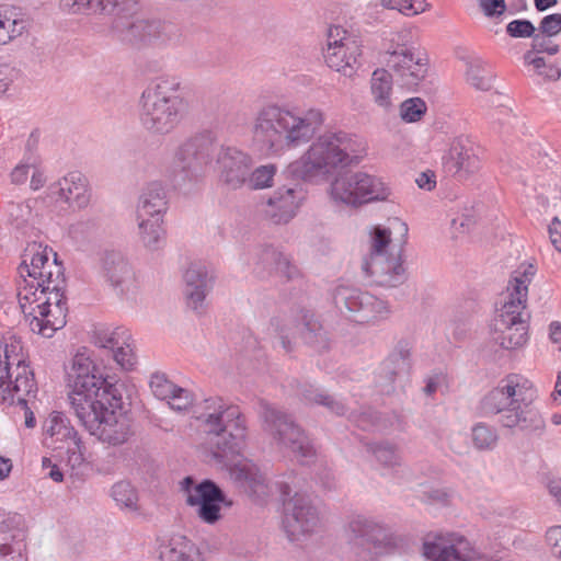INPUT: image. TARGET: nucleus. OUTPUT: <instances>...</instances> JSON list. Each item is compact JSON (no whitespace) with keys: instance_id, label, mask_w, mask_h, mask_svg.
I'll list each match as a JSON object with an SVG mask.
<instances>
[{"instance_id":"nucleus-1","label":"nucleus","mask_w":561,"mask_h":561,"mask_svg":"<svg viewBox=\"0 0 561 561\" xmlns=\"http://www.w3.org/2000/svg\"><path fill=\"white\" fill-rule=\"evenodd\" d=\"M18 272L16 297L30 330L51 337L66 325L68 312L65 268L57 253L36 242L28 244Z\"/></svg>"},{"instance_id":"nucleus-2","label":"nucleus","mask_w":561,"mask_h":561,"mask_svg":"<svg viewBox=\"0 0 561 561\" xmlns=\"http://www.w3.org/2000/svg\"><path fill=\"white\" fill-rule=\"evenodd\" d=\"M205 432L210 435L213 459L229 471L255 501L263 503L272 491L255 463L243 456L247 437L245 420L239 407L228 404L222 398H208L197 416Z\"/></svg>"},{"instance_id":"nucleus-3","label":"nucleus","mask_w":561,"mask_h":561,"mask_svg":"<svg viewBox=\"0 0 561 561\" xmlns=\"http://www.w3.org/2000/svg\"><path fill=\"white\" fill-rule=\"evenodd\" d=\"M324 121L320 108L312 107L299 114L276 103H267L254 115L252 137L261 149L280 153L308 144Z\"/></svg>"},{"instance_id":"nucleus-4","label":"nucleus","mask_w":561,"mask_h":561,"mask_svg":"<svg viewBox=\"0 0 561 561\" xmlns=\"http://www.w3.org/2000/svg\"><path fill=\"white\" fill-rule=\"evenodd\" d=\"M534 389L523 376L510 374L488 391L480 401V412L484 416L500 415L499 423L506 428L539 431L545 421L531 405Z\"/></svg>"},{"instance_id":"nucleus-5","label":"nucleus","mask_w":561,"mask_h":561,"mask_svg":"<svg viewBox=\"0 0 561 561\" xmlns=\"http://www.w3.org/2000/svg\"><path fill=\"white\" fill-rule=\"evenodd\" d=\"M364 146L343 130L325 131L318 136L299 160L289 164L291 175L305 181L329 179L340 169L357 164Z\"/></svg>"},{"instance_id":"nucleus-6","label":"nucleus","mask_w":561,"mask_h":561,"mask_svg":"<svg viewBox=\"0 0 561 561\" xmlns=\"http://www.w3.org/2000/svg\"><path fill=\"white\" fill-rule=\"evenodd\" d=\"M536 273L530 264L516 270L508 282L507 295L494 319V341L502 348L515 350L528 340L529 313L526 311L528 285Z\"/></svg>"},{"instance_id":"nucleus-7","label":"nucleus","mask_w":561,"mask_h":561,"mask_svg":"<svg viewBox=\"0 0 561 561\" xmlns=\"http://www.w3.org/2000/svg\"><path fill=\"white\" fill-rule=\"evenodd\" d=\"M181 82L175 77H161L148 84L138 102L141 127L151 135L170 134L181 122L186 102L179 94Z\"/></svg>"},{"instance_id":"nucleus-8","label":"nucleus","mask_w":561,"mask_h":561,"mask_svg":"<svg viewBox=\"0 0 561 561\" xmlns=\"http://www.w3.org/2000/svg\"><path fill=\"white\" fill-rule=\"evenodd\" d=\"M36 392L34 371L25 362L22 346L16 342L5 344L0 354V401L25 404L26 397H35Z\"/></svg>"},{"instance_id":"nucleus-9","label":"nucleus","mask_w":561,"mask_h":561,"mask_svg":"<svg viewBox=\"0 0 561 561\" xmlns=\"http://www.w3.org/2000/svg\"><path fill=\"white\" fill-rule=\"evenodd\" d=\"M391 243L390 228L375 227L371 232V244L368 257H364L362 270L382 287H397L407 280L400 250L397 254L388 252Z\"/></svg>"},{"instance_id":"nucleus-10","label":"nucleus","mask_w":561,"mask_h":561,"mask_svg":"<svg viewBox=\"0 0 561 561\" xmlns=\"http://www.w3.org/2000/svg\"><path fill=\"white\" fill-rule=\"evenodd\" d=\"M334 202L358 208L374 202H386L391 188L381 178L356 171L340 173L330 185Z\"/></svg>"},{"instance_id":"nucleus-11","label":"nucleus","mask_w":561,"mask_h":561,"mask_svg":"<svg viewBox=\"0 0 561 561\" xmlns=\"http://www.w3.org/2000/svg\"><path fill=\"white\" fill-rule=\"evenodd\" d=\"M259 416L263 430L278 444L290 448L302 459L309 460L316 456V449L302 428L293 416L265 400L259 402Z\"/></svg>"},{"instance_id":"nucleus-12","label":"nucleus","mask_w":561,"mask_h":561,"mask_svg":"<svg viewBox=\"0 0 561 561\" xmlns=\"http://www.w3.org/2000/svg\"><path fill=\"white\" fill-rule=\"evenodd\" d=\"M68 398L76 417L88 432L95 428L110 409H123L121 389L114 383L69 391Z\"/></svg>"},{"instance_id":"nucleus-13","label":"nucleus","mask_w":561,"mask_h":561,"mask_svg":"<svg viewBox=\"0 0 561 561\" xmlns=\"http://www.w3.org/2000/svg\"><path fill=\"white\" fill-rule=\"evenodd\" d=\"M276 486L283 502V525L290 541L299 540L301 536L312 534L320 524L318 510L312 505L308 495L295 492L288 483L278 482Z\"/></svg>"},{"instance_id":"nucleus-14","label":"nucleus","mask_w":561,"mask_h":561,"mask_svg":"<svg viewBox=\"0 0 561 561\" xmlns=\"http://www.w3.org/2000/svg\"><path fill=\"white\" fill-rule=\"evenodd\" d=\"M333 302L342 313H350L358 323L385 319L390 313L387 301L368 291L350 286H339L333 291Z\"/></svg>"},{"instance_id":"nucleus-15","label":"nucleus","mask_w":561,"mask_h":561,"mask_svg":"<svg viewBox=\"0 0 561 561\" xmlns=\"http://www.w3.org/2000/svg\"><path fill=\"white\" fill-rule=\"evenodd\" d=\"M185 503L196 507L197 517L208 525L221 519V504L226 502L224 491L211 480L195 483L192 477H185L181 483Z\"/></svg>"},{"instance_id":"nucleus-16","label":"nucleus","mask_w":561,"mask_h":561,"mask_svg":"<svg viewBox=\"0 0 561 561\" xmlns=\"http://www.w3.org/2000/svg\"><path fill=\"white\" fill-rule=\"evenodd\" d=\"M213 151L214 144L207 136L197 135L184 141L173 161L175 185L195 181L202 168L210 161Z\"/></svg>"},{"instance_id":"nucleus-17","label":"nucleus","mask_w":561,"mask_h":561,"mask_svg":"<svg viewBox=\"0 0 561 561\" xmlns=\"http://www.w3.org/2000/svg\"><path fill=\"white\" fill-rule=\"evenodd\" d=\"M345 34L340 26L329 28L323 57L331 69L351 78L356 71L362 48L355 38L346 37Z\"/></svg>"},{"instance_id":"nucleus-18","label":"nucleus","mask_w":561,"mask_h":561,"mask_svg":"<svg viewBox=\"0 0 561 561\" xmlns=\"http://www.w3.org/2000/svg\"><path fill=\"white\" fill-rule=\"evenodd\" d=\"M137 10L138 2L136 1V8L133 11L122 12L113 19L111 31L119 41L135 44L150 42L160 36L163 24L160 21L135 20L134 14Z\"/></svg>"},{"instance_id":"nucleus-19","label":"nucleus","mask_w":561,"mask_h":561,"mask_svg":"<svg viewBox=\"0 0 561 561\" xmlns=\"http://www.w3.org/2000/svg\"><path fill=\"white\" fill-rule=\"evenodd\" d=\"M444 168L458 180H467L480 169V159L467 136L460 135L450 141L448 152L444 157Z\"/></svg>"},{"instance_id":"nucleus-20","label":"nucleus","mask_w":561,"mask_h":561,"mask_svg":"<svg viewBox=\"0 0 561 561\" xmlns=\"http://www.w3.org/2000/svg\"><path fill=\"white\" fill-rule=\"evenodd\" d=\"M383 62L401 84L409 89L417 87L428 70L427 56L416 53L415 48L405 53H394L385 58Z\"/></svg>"},{"instance_id":"nucleus-21","label":"nucleus","mask_w":561,"mask_h":561,"mask_svg":"<svg viewBox=\"0 0 561 561\" xmlns=\"http://www.w3.org/2000/svg\"><path fill=\"white\" fill-rule=\"evenodd\" d=\"M423 554L431 561H470V543L462 536H428L423 543Z\"/></svg>"},{"instance_id":"nucleus-22","label":"nucleus","mask_w":561,"mask_h":561,"mask_svg":"<svg viewBox=\"0 0 561 561\" xmlns=\"http://www.w3.org/2000/svg\"><path fill=\"white\" fill-rule=\"evenodd\" d=\"M217 162L221 181L232 190L241 187L248 180L251 158L233 147L221 148Z\"/></svg>"},{"instance_id":"nucleus-23","label":"nucleus","mask_w":561,"mask_h":561,"mask_svg":"<svg viewBox=\"0 0 561 561\" xmlns=\"http://www.w3.org/2000/svg\"><path fill=\"white\" fill-rule=\"evenodd\" d=\"M103 275L119 295H129L136 288L135 274L121 252L105 251L101 257Z\"/></svg>"},{"instance_id":"nucleus-24","label":"nucleus","mask_w":561,"mask_h":561,"mask_svg":"<svg viewBox=\"0 0 561 561\" xmlns=\"http://www.w3.org/2000/svg\"><path fill=\"white\" fill-rule=\"evenodd\" d=\"M122 410L110 409L89 433L110 446H119L128 442L133 435L130 420Z\"/></svg>"},{"instance_id":"nucleus-25","label":"nucleus","mask_w":561,"mask_h":561,"mask_svg":"<svg viewBox=\"0 0 561 561\" xmlns=\"http://www.w3.org/2000/svg\"><path fill=\"white\" fill-rule=\"evenodd\" d=\"M348 529L354 538L362 540V543L371 545L369 548L374 554L382 553L383 549L392 546V536L383 525L366 518L356 516L351 519Z\"/></svg>"},{"instance_id":"nucleus-26","label":"nucleus","mask_w":561,"mask_h":561,"mask_svg":"<svg viewBox=\"0 0 561 561\" xmlns=\"http://www.w3.org/2000/svg\"><path fill=\"white\" fill-rule=\"evenodd\" d=\"M96 367L85 350L79 351L72 358L70 369L67 370L69 391H80L111 383L101 375H96Z\"/></svg>"},{"instance_id":"nucleus-27","label":"nucleus","mask_w":561,"mask_h":561,"mask_svg":"<svg viewBox=\"0 0 561 561\" xmlns=\"http://www.w3.org/2000/svg\"><path fill=\"white\" fill-rule=\"evenodd\" d=\"M187 305L198 310L213 287L214 277L202 263H192L183 275Z\"/></svg>"},{"instance_id":"nucleus-28","label":"nucleus","mask_w":561,"mask_h":561,"mask_svg":"<svg viewBox=\"0 0 561 561\" xmlns=\"http://www.w3.org/2000/svg\"><path fill=\"white\" fill-rule=\"evenodd\" d=\"M298 201L294 188H278L263 204V214L272 224H287L296 215Z\"/></svg>"},{"instance_id":"nucleus-29","label":"nucleus","mask_w":561,"mask_h":561,"mask_svg":"<svg viewBox=\"0 0 561 561\" xmlns=\"http://www.w3.org/2000/svg\"><path fill=\"white\" fill-rule=\"evenodd\" d=\"M55 193L69 206L84 208L90 203L87 178L78 172H69L56 183Z\"/></svg>"},{"instance_id":"nucleus-30","label":"nucleus","mask_w":561,"mask_h":561,"mask_svg":"<svg viewBox=\"0 0 561 561\" xmlns=\"http://www.w3.org/2000/svg\"><path fill=\"white\" fill-rule=\"evenodd\" d=\"M411 368V345L408 341L401 340L393 351L380 364L378 376L383 382L392 383L397 377L405 376Z\"/></svg>"},{"instance_id":"nucleus-31","label":"nucleus","mask_w":561,"mask_h":561,"mask_svg":"<svg viewBox=\"0 0 561 561\" xmlns=\"http://www.w3.org/2000/svg\"><path fill=\"white\" fill-rule=\"evenodd\" d=\"M0 517L2 514L0 513ZM24 534L19 528H10L4 518H0V561H26Z\"/></svg>"},{"instance_id":"nucleus-32","label":"nucleus","mask_w":561,"mask_h":561,"mask_svg":"<svg viewBox=\"0 0 561 561\" xmlns=\"http://www.w3.org/2000/svg\"><path fill=\"white\" fill-rule=\"evenodd\" d=\"M167 210L164 188L158 182L150 183L139 197L137 218H161Z\"/></svg>"},{"instance_id":"nucleus-33","label":"nucleus","mask_w":561,"mask_h":561,"mask_svg":"<svg viewBox=\"0 0 561 561\" xmlns=\"http://www.w3.org/2000/svg\"><path fill=\"white\" fill-rule=\"evenodd\" d=\"M298 330L304 342L316 352H322L329 348L327 332L312 312H301Z\"/></svg>"},{"instance_id":"nucleus-34","label":"nucleus","mask_w":561,"mask_h":561,"mask_svg":"<svg viewBox=\"0 0 561 561\" xmlns=\"http://www.w3.org/2000/svg\"><path fill=\"white\" fill-rule=\"evenodd\" d=\"M298 396L306 404L322 405L339 416L345 415L348 410L344 402L312 386H301L298 390Z\"/></svg>"},{"instance_id":"nucleus-35","label":"nucleus","mask_w":561,"mask_h":561,"mask_svg":"<svg viewBox=\"0 0 561 561\" xmlns=\"http://www.w3.org/2000/svg\"><path fill=\"white\" fill-rule=\"evenodd\" d=\"M139 239L149 251H157L165 244V230L161 218H137Z\"/></svg>"},{"instance_id":"nucleus-36","label":"nucleus","mask_w":561,"mask_h":561,"mask_svg":"<svg viewBox=\"0 0 561 561\" xmlns=\"http://www.w3.org/2000/svg\"><path fill=\"white\" fill-rule=\"evenodd\" d=\"M45 433L55 442L71 443L76 447H80V437L78 432L70 425L69 420L59 412L50 414L44 425Z\"/></svg>"},{"instance_id":"nucleus-37","label":"nucleus","mask_w":561,"mask_h":561,"mask_svg":"<svg viewBox=\"0 0 561 561\" xmlns=\"http://www.w3.org/2000/svg\"><path fill=\"white\" fill-rule=\"evenodd\" d=\"M370 92L378 106L387 110L392 105V76L387 69L379 68L373 72Z\"/></svg>"},{"instance_id":"nucleus-38","label":"nucleus","mask_w":561,"mask_h":561,"mask_svg":"<svg viewBox=\"0 0 561 561\" xmlns=\"http://www.w3.org/2000/svg\"><path fill=\"white\" fill-rule=\"evenodd\" d=\"M26 30V21L12 9H0V45L21 36Z\"/></svg>"},{"instance_id":"nucleus-39","label":"nucleus","mask_w":561,"mask_h":561,"mask_svg":"<svg viewBox=\"0 0 561 561\" xmlns=\"http://www.w3.org/2000/svg\"><path fill=\"white\" fill-rule=\"evenodd\" d=\"M160 561H202L198 550L185 538L172 539L169 545L162 547Z\"/></svg>"},{"instance_id":"nucleus-40","label":"nucleus","mask_w":561,"mask_h":561,"mask_svg":"<svg viewBox=\"0 0 561 561\" xmlns=\"http://www.w3.org/2000/svg\"><path fill=\"white\" fill-rule=\"evenodd\" d=\"M136 8V0H85V15H112L128 13Z\"/></svg>"},{"instance_id":"nucleus-41","label":"nucleus","mask_w":561,"mask_h":561,"mask_svg":"<svg viewBox=\"0 0 561 561\" xmlns=\"http://www.w3.org/2000/svg\"><path fill=\"white\" fill-rule=\"evenodd\" d=\"M466 79L477 90L489 91L492 89L493 75L488 66L480 60L468 64Z\"/></svg>"},{"instance_id":"nucleus-42","label":"nucleus","mask_w":561,"mask_h":561,"mask_svg":"<svg viewBox=\"0 0 561 561\" xmlns=\"http://www.w3.org/2000/svg\"><path fill=\"white\" fill-rule=\"evenodd\" d=\"M111 496L123 508L138 510V492L129 481L122 480L114 483L111 488Z\"/></svg>"},{"instance_id":"nucleus-43","label":"nucleus","mask_w":561,"mask_h":561,"mask_svg":"<svg viewBox=\"0 0 561 561\" xmlns=\"http://www.w3.org/2000/svg\"><path fill=\"white\" fill-rule=\"evenodd\" d=\"M383 59L392 54L405 53L415 48L413 46V34L409 28H402L397 32L390 33L389 37L383 42Z\"/></svg>"},{"instance_id":"nucleus-44","label":"nucleus","mask_w":561,"mask_h":561,"mask_svg":"<svg viewBox=\"0 0 561 561\" xmlns=\"http://www.w3.org/2000/svg\"><path fill=\"white\" fill-rule=\"evenodd\" d=\"M367 450L385 468H394L401 465V458L394 445L387 442L368 443Z\"/></svg>"},{"instance_id":"nucleus-45","label":"nucleus","mask_w":561,"mask_h":561,"mask_svg":"<svg viewBox=\"0 0 561 561\" xmlns=\"http://www.w3.org/2000/svg\"><path fill=\"white\" fill-rule=\"evenodd\" d=\"M471 439L478 450H492L497 445L499 435L493 426L478 423L472 427Z\"/></svg>"},{"instance_id":"nucleus-46","label":"nucleus","mask_w":561,"mask_h":561,"mask_svg":"<svg viewBox=\"0 0 561 561\" xmlns=\"http://www.w3.org/2000/svg\"><path fill=\"white\" fill-rule=\"evenodd\" d=\"M276 264H285L288 266V256H286L283 252L278 251L276 248L267 245L262 249L257 259V272L267 274H273L274 267Z\"/></svg>"},{"instance_id":"nucleus-47","label":"nucleus","mask_w":561,"mask_h":561,"mask_svg":"<svg viewBox=\"0 0 561 561\" xmlns=\"http://www.w3.org/2000/svg\"><path fill=\"white\" fill-rule=\"evenodd\" d=\"M129 339L128 332L117 328L114 331L101 329L94 332V344L102 348H108L112 352L122 344L123 340Z\"/></svg>"},{"instance_id":"nucleus-48","label":"nucleus","mask_w":561,"mask_h":561,"mask_svg":"<svg viewBox=\"0 0 561 561\" xmlns=\"http://www.w3.org/2000/svg\"><path fill=\"white\" fill-rule=\"evenodd\" d=\"M276 168L273 164L261 165L249 174L248 184L251 188H265L271 186Z\"/></svg>"},{"instance_id":"nucleus-49","label":"nucleus","mask_w":561,"mask_h":561,"mask_svg":"<svg viewBox=\"0 0 561 561\" xmlns=\"http://www.w3.org/2000/svg\"><path fill=\"white\" fill-rule=\"evenodd\" d=\"M426 112V104L420 98H412L402 102L400 115L403 121L413 123L421 119Z\"/></svg>"},{"instance_id":"nucleus-50","label":"nucleus","mask_w":561,"mask_h":561,"mask_svg":"<svg viewBox=\"0 0 561 561\" xmlns=\"http://www.w3.org/2000/svg\"><path fill=\"white\" fill-rule=\"evenodd\" d=\"M128 340L129 339L123 340L122 344L113 351V357L123 369L133 370L137 363V357L130 344L127 342Z\"/></svg>"},{"instance_id":"nucleus-51","label":"nucleus","mask_w":561,"mask_h":561,"mask_svg":"<svg viewBox=\"0 0 561 561\" xmlns=\"http://www.w3.org/2000/svg\"><path fill=\"white\" fill-rule=\"evenodd\" d=\"M150 388L157 398L165 400L180 387L168 380L163 374H154L150 379Z\"/></svg>"},{"instance_id":"nucleus-52","label":"nucleus","mask_w":561,"mask_h":561,"mask_svg":"<svg viewBox=\"0 0 561 561\" xmlns=\"http://www.w3.org/2000/svg\"><path fill=\"white\" fill-rule=\"evenodd\" d=\"M535 26L529 20H514L506 26V32L510 36L516 38L533 37L535 34Z\"/></svg>"},{"instance_id":"nucleus-53","label":"nucleus","mask_w":561,"mask_h":561,"mask_svg":"<svg viewBox=\"0 0 561 561\" xmlns=\"http://www.w3.org/2000/svg\"><path fill=\"white\" fill-rule=\"evenodd\" d=\"M169 400L172 409L183 411L192 405L193 397L188 390L180 387L175 393L170 396Z\"/></svg>"},{"instance_id":"nucleus-54","label":"nucleus","mask_w":561,"mask_h":561,"mask_svg":"<svg viewBox=\"0 0 561 561\" xmlns=\"http://www.w3.org/2000/svg\"><path fill=\"white\" fill-rule=\"evenodd\" d=\"M539 30L547 36H556L561 32V14L553 13L545 16L541 22Z\"/></svg>"},{"instance_id":"nucleus-55","label":"nucleus","mask_w":561,"mask_h":561,"mask_svg":"<svg viewBox=\"0 0 561 561\" xmlns=\"http://www.w3.org/2000/svg\"><path fill=\"white\" fill-rule=\"evenodd\" d=\"M485 16L494 18L502 15L506 10L505 0H478Z\"/></svg>"},{"instance_id":"nucleus-56","label":"nucleus","mask_w":561,"mask_h":561,"mask_svg":"<svg viewBox=\"0 0 561 561\" xmlns=\"http://www.w3.org/2000/svg\"><path fill=\"white\" fill-rule=\"evenodd\" d=\"M546 539L552 554L561 559V526L551 527L546 534Z\"/></svg>"},{"instance_id":"nucleus-57","label":"nucleus","mask_w":561,"mask_h":561,"mask_svg":"<svg viewBox=\"0 0 561 561\" xmlns=\"http://www.w3.org/2000/svg\"><path fill=\"white\" fill-rule=\"evenodd\" d=\"M273 274L283 277L286 280H294L300 276V271L288 259V266L285 264H276Z\"/></svg>"},{"instance_id":"nucleus-58","label":"nucleus","mask_w":561,"mask_h":561,"mask_svg":"<svg viewBox=\"0 0 561 561\" xmlns=\"http://www.w3.org/2000/svg\"><path fill=\"white\" fill-rule=\"evenodd\" d=\"M59 8L68 14L85 15V0H60Z\"/></svg>"},{"instance_id":"nucleus-59","label":"nucleus","mask_w":561,"mask_h":561,"mask_svg":"<svg viewBox=\"0 0 561 561\" xmlns=\"http://www.w3.org/2000/svg\"><path fill=\"white\" fill-rule=\"evenodd\" d=\"M417 186L422 190L432 191L436 186L435 173L431 170L422 172L415 180Z\"/></svg>"},{"instance_id":"nucleus-60","label":"nucleus","mask_w":561,"mask_h":561,"mask_svg":"<svg viewBox=\"0 0 561 561\" xmlns=\"http://www.w3.org/2000/svg\"><path fill=\"white\" fill-rule=\"evenodd\" d=\"M549 236L553 247L561 252V221L554 218L548 227Z\"/></svg>"},{"instance_id":"nucleus-61","label":"nucleus","mask_w":561,"mask_h":561,"mask_svg":"<svg viewBox=\"0 0 561 561\" xmlns=\"http://www.w3.org/2000/svg\"><path fill=\"white\" fill-rule=\"evenodd\" d=\"M531 47H533V50H535V51H538V53L546 51L549 55H556L559 51L558 45L548 46L546 41L543 38H541L539 35L534 36Z\"/></svg>"},{"instance_id":"nucleus-62","label":"nucleus","mask_w":561,"mask_h":561,"mask_svg":"<svg viewBox=\"0 0 561 561\" xmlns=\"http://www.w3.org/2000/svg\"><path fill=\"white\" fill-rule=\"evenodd\" d=\"M12 83V69L0 67V94L4 93Z\"/></svg>"},{"instance_id":"nucleus-63","label":"nucleus","mask_w":561,"mask_h":561,"mask_svg":"<svg viewBox=\"0 0 561 561\" xmlns=\"http://www.w3.org/2000/svg\"><path fill=\"white\" fill-rule=\"evenodd\" d=\"M549 493L556 499L557 503L561 505V479L552 478L548 482Z\"/></svg>"},{"instance_id":"nucleus-64","label":"nucleus","mask_w":561,"mask_h":561,"mask_svg":"<svg viewBox=\"0 0 561 561\" xmlns=\"http://www.w3.org/2000/svg\"><path fill=\"white\" fill-rule=\"evenodd\" d=\"M549 331L551 342L559 345V350L561 351V323L552 322L549 327Z\"/></svg>"}]
</instances>
